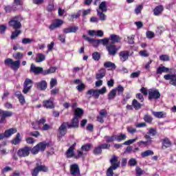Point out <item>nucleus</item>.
I'll return each mask as SVG.
<instances>
[{"label":"nucleus","mask_w":176,"mask_h":176,"mask_svg":"<svg viewBox=\"0 0 176 176\" xmlns=\"http://www.w3.org/2000/svg\"><path fill=\"white\" fill-rule=\"evenodd\" d=\"M12 57L16 60L14 61L13 59L8 58L4 60V64L7 67H10L13 71H18L21 65L20 60L24 57V54L23 52H16V54H13Z\"/></svg>","instance_id":"1"},{"label":"nucleus","mask_w":176,"mask_h":176,"mask_svg":"<svg viewBox=\"0 0 176 176\" xmlns=\"http://www.w3.org/2000/svg\"><path fill=\"white\" fill-rule=\"evenodd\" d=\"M48 170L49 168H47V166L42 165V162H41V160H37L36 167L32 171V175L38 176L41 171L43 173H47Z\"/></svg>","instance_id":"2"},{"label":"nucleus","mask_w":176,"mask_h":176,"mask_svg":"<svg viewBox=\"0 0 176 176\" xmlns=\"http://www.w3.org/2000/svg\"><path fill=\"white\" fill-rule=\"evenodd\" d=\"M47 145H49V144L45 142H41L33 148L31 147L30 152L32 155H38L39 151L40 152H45V149H46Z\"/></svg>","instance_id":"3"},{"label":"nucleus","mask_w":176,"mask_h":176,"mask_svg":"<svg viewBox=\"0 0 176 176\" xmlns=\"http://www.w3.org/2000/svg\"><path fill=\"white\" fill-rule=\"evenodd\" d=\"M162 97V94L159 91V89H150L148 90V101H157Z\"/></svg>","instance_id":"4"},{"label":"nucleus","mask_w":176,"mask_h":176,"mask_svg":"<svg viewBox=\"0 0 176 176\" xmlns=\"http://www.w3.org/2000/svg\"><path fill=\"white\" fill-rule=\"evenodd\" d=\"M21 16H16L13 17L9 22V25L12 27L14 30H20L21 28Z\"/></svg>","instance_id":"5"},{"label":"nucleus","mask_w":176,"mask_h":176,"mask_svg":"<svg viewBox=\"0 0 176 176\" xmlns=\"http://www.w3.org/2000/svg\"><path fill=\"white\" fill-rule=\"evenodd\" d=\"M30 152H31V147L25 146L18 150L17 155L19 157H27L28 156H30Z\"/></svg>","instance_id":"6"},{"label":"nucleus","mask_w":176,"mask_h":176,"mask_svg":"<svg viewBox=\"0 0 176 176\" xmlns=\"http://www.w3.org/2000/svg\"><path fill=\"white\" fill-rule=\"evenodd\" d=\"M67 127L68 128V122H63L58 129V137L63 138L67 134Z\"/></svg>","instance_id":"7"},{"label":"nucleus","mask_w":176,"mask_h":176,"mask_svg":"<svg viewBox=\"0 0 176 176\" xmlns=\"http://www.w3.org/2000/svg\"><path fill=\"white\" fill-rule=\"evenodd\" d=\"M33 83H34V82L32 81V80H31L30 78H26L23 83V89L22 92L24 94H27L30 91V90H31V89H32Z\"/></svg>","instance_id":"8"},{"label":"nucleus","mask_w":176,"mask_h":176,"mask_svg":"<svg viewBox=\"0 0 176 176\" xmlns=\"http://www.w3.org/2000/svg\"><path fill=\"white\" fill-rule=\"evenodd\" d=\"M106 49L109 53V56H116V53H118V51L119 49H120V47H117L116 45L114 44H109L106 46Z\"/></svg>","instance_id":"9"},{"label":"nucleus","mask_w":176,"mask_h":176,"mask_svg":"<svg viewBox=\"0 0 176 176\" xmlns=\"http://www.w3.org/2000/svg\"><path fill=\"white\" fill-rule=\"evenodd\" d=\"M43 107L46 109H54V98L51 97L50 99L43 101Z\"/></svg>","instance_id":"10"},{"label":"nucleus","mask_w":176,"mask_h":176,"mask_svg":"<svg viewBox=\"0 0 176 176\" xmlns=\"http://www.w3.org/2000/svg\"><path fill=\"white\" fill-rule=\"evenodd\" d=\"M30 72H32L34 74V75H39L41 74L43 75L44 70L43 68L41 67H36L35 65H34V63H32L30 65Z\"/></svg>","instance_id":"11"},{"label":"nucleus","mask_w":176,"mask_h":176,"mask_svg":"<svg viewBox=\"0 0 176 176\" xmlns=\"http://www.w3.org/2000/svg\"><path fill=\"white\" fill-rule=\"evenodd\" d=\"M82 38L83 39H85V41H87L89 43H91L94 47H98L100 43H101L100 42V39L96 40L94 38H90V37L86 36V34H83Z\"/></svg>","instance_id":"12"},{"label":"nucleus","mask_w":176,"mask_h":176,"mask_svg":"<svg viewBox=\"0 0 176 176\" xmlns=\"http://www.w3.org/2000/svg\"><path fill=\"white\" fill-rule=\"evenodd\" d=\"M70 173L72 175L76 176L80 175V170L79 169V165L74 164L70 166Z\"/></svg>","instance_id":"13"},{"label":"nucleus","mask_w":176,"mask_h":176,"mask_svg":"<svg viewBox=\"0 0 176 176\" xmlns=\"http://www.w3.org/2000/svg\"><path fill=\"white\" fill-rule=\"evenodd\" d=\"M64 22L61 19H56L54 22H53L50 26L49 30L50 31H54L56 28H58L63 25Z\"/></svg>","instance_id":"14"},{"label":"nucleus","mask_w":176,"mask_h":176,"mask_svg":"<svg viewBox=\"0 0 176 176\" xmlns=\"http://www.w3.org/2000/svg\"><path fill=\"white\" fill-rule=\"evenodd\" d=\"M76 146V143H74L67 149V151L65 153L66 157H67V159L74 157V156H75V152L74 151H75Z\"/></svg>","instance_id":"15"},{"label":"nucleus","mask_w":176,"mask_h":176,"mask_svg":"<svg viewBox=\"0 0 176 176\" xmlns=\"http://www.w3.org/2000/svg\"><path fill=\"white\" fill-rule=\"evenodd\" d=\"M67 129H79V119L74 117L71 122V124L68 122Z\"/></svg>","instance_id":"16"},{"label":"nucleus","mask_w":176,"mask_h":176,"mask_svg":"<svg viewBox=\"0 0 176 176\" xmlns=\"http://www.w3.org/2000/svg\"><path fill=\"white\" fill-rule=\"evenodd\" d=\"M165 80H170V85L176 86V76L174 74H166L164 76Z\"/></svg>","instance_id":"17"},{"label":"nucleus","mask_w":176,"mask_h":176,"mask_svg":"<svg viewBox=\"0 0 176 176\" xmlns=\"http://www.w3.org/2000/svg\"><path fill=\"white\" fill-rule=\"evenodd\" d=\"M120 60L122 63L127 61L130 57V52L129 51H122L119 53Z\"/></svg>","instance_id":"18"},{"label":"nucleus","mask_w":176,"mask_h":176,"mask_svg":"<svg viewBox=\"0 0 176 176\" xmlns=\"http://www.w3.org/2000/svg\"><path fill=\"white\" fill-rule=\"evenodd\" d=\"M0 116V124H2V123H5L6 118H10L11 116H13V112L6 111Z\"/></svg>","instance_id":"19"},{"label":"nucleus","mask_w":176,"mask_h":176,"mask_svg":"<svg viewBox=\"0 0 176 176\" xmlns=\"http://www.w3.org/2000/svg\"><path fill=\"white\" fill-rule=\"evenodd\" d=\"M88 35L90 36H99L101 38L104 36V32H102V30H89Z\"/></svg>","instance_id":"20"},{"label":"nucleus","mask_w":176,"mask_h":176,"mask_svg":"<svg viewBox=\"0 0 176 176\" xmlns=\"http://www.w3.org/2000/svg\"><path fill=\"white\" fill-rule=\"evenodd\" d=\"M38 90L43 91L47 89V82L45 80H42L41 82H36Z\"/></svg>","instance_id":"21"},{"label":"nucleus","mask_w":176,"mask_h":176,"mask_svg":"<svg viewBox=\"0 0 176 176\" xmlns=\"http://www.w3.org/2000/svg\"><path fill=\"white\" fill-rule=\"evenodd\" d=\"M109 162L111 164V167H116L118 168L120 166V162L118 161V157L116 155H113Z\"/></svg>","instance_id":"22"},{"label":"nucleus","mask_w":176,"mask_h":176,"mask_svg":"<svg viewBox=\"0 0 176 176\" xmlns=\"http://www.w3.org/2000/svg\"><path fill=\"white\" fill-rule=\"evenodd\" d=\"M78 30H79V28L78 26L73 25L67 28H64L63 31L64 34H71L72 32L74 33L77 32Z\"/></svg>","instance_id":"23"},{"label":"nucleus","mask_w":176,"mask_h":176,"mask_svg":"<svg viewBox=\"0 0 176 176\" xmlns=\"http://www.w3.org/2000/svg\"><path fill=\"white\" fill-rule=\"evenodd\" d=\"M16 133H17V129L10 128L4 131V135L6 136V138H10V137H12V135L16 134Z\"/></svg>","instance_id":"24"},{"label":"nucleus","mask_w":176,"mask_h":176,"mask_svg":"<svg viewBox=\"0 0 176 176\" xmlns=\"http://www.w3.org/2000/svg\"><path fill=\"white\" fill-rule=\"evenodd\" d=\"M152 114L157 119H164L167 116V113L164 111H152Z\"/></svg>","instance_id":"25"},{"label":"nucleus","mask_w":176,"mask_h":176,"mask_svg":"<svg viewBox=\"0 0 176 176\" xmlns=\"http://www.w3.org/2000/svg\"><path fill=\"white\" fill-rule=\"evenodd\" d=\"M109 40L111 41V44L115 45V43H119L122 41V38L119 35L111 34Z\"/></svg>","instance_id":"26"},{"label":"nucleus","mask_w":176,"mask_h":176,"mask_svg":"<svg viewBox=\"0 0 176 176\" xmlns=\"http://www.w3.org/2000/svg\"><path fill=\"white\" fill-rule=\"evenodd\" d=\"M107 74V70L104 68H101L96 75V78L98 80L102 79Z\"/></svg>","instance_id":"27"},{"label":"nucleus","mask_w":176,"mask_h":176,"mask_svg":"<svg viewBox=\"0 0 176 176\" xmlns=\"http://www.w3.org/2000/svg\"><path fill=\"white\" fill-rule=\"evenodd\" d=\"M15 97L18 98L21 105H24V104H25V98L23 96L21 91H16L15 93Z\"/></svg>","instance_id":"28"},{"label":"nucleus","mask_w":176,"mask_h":176,"mask_svg":"<svg viewBox=\"0 0 176 176\" xmlns=\"http://www.w3.org/2000/svg\"><path fill=\"white\" fill-rule=\"evenodd\" d=\"M21 142V134L18 133L15 138L11 140V144L12 145H19Z\"/></svg>","instance_id":"29"},{"label":"nucleus","mask_w":176,"mask_h":176,"mask_svg":"<svg viewBox=\"0 0 176 176\" xmlns=\"http://www.w3.org/2000/svg\"><path fill=\"white\" fill-rule=\"evenodd\" d=\"M104 68H109V71L116 69V65L111 61H107L104 63Z\"/></svg>","instance_id":"30"},{"label":"nucleus","mask_w":176,"mask_h":176,"mask_svg":"<svg viewBox=\"0 0 176 176\" xmlns=\"http://www.w3.org/2000/svg\"><path fill=\"white\" fill-rule=\"evenodd\" d=\"M170 72V69L168 67H166L164 66H160L157 69L156 74L157 75H162L163 73H168Z\"/></svg>","instance_id":"31"},{"label":"nucleus","mask_w":176,"mask_h":176,"mask_svg":"<svg viewBox=\"0 0 176 176\" xmlns=\"http://www.w3.org/2000/svg\"><path fill=\"white\" fill-rule=\"evenodd\" d=\"M4 10L6 13H11V12L17 10V7H16V6H4Z\"/></svg>","instance_id":"32"},{"label":"nucleus","mask_w":176,"mask_h":176,"mask_svg":"<svg viewBox=\"0 0 176 176\" xmlns=\"http://www.w3.org/2000/svg\"><path fill=\"white\" fill-rule=\"evenodd\" d=\"M46 60V56L45 54L42 53H38L36 54V57L35 59L36 63H42V61H45Z\"/></svg>","instance_id":"33"},{"label":"nucleus","mask_w":176,"mask_h":176,"mask_svg":"<svg viewBox=\"0 0 176 176\" xmlns=\"http://www.w3.org/2000/svg\"><path fill=\"white\" fill-rule=\"evenodd\" d=\"M132 105L135 111H138V109H141L142 107V104L140 103L139 101L136 99H134L132 101Z\"/></svg>","instance_id":"34"},{"label":"nucleus","mask_w":176,"mask_h":176,"mask_svg":"<svg viewBox=\"0 0 176 176\" xmlns=\"http://www.w3.org/2000/svg\"><path fill=\"white\" fill-rule=\"evenodd\" d=\"M163 10H164V8L163 7V6H156L153 10L155 16H159V14H162V12H163Z\"/></svg>","instance_id":"35"},{"label":"nucleus","mask_w":176,"mask_h":176,"mask_svg":"<svg viewBox=\"0 0 176 176\" xmlns=\"http://www.w3.org/2000/svg\"><path fill=\"white\" fill-rule=\"evenodd\" d=\"M171 146V141H170V139L168 138H165L162 140V148H170Z\"/></svg>","instance_id":"36"},{"label":"nucleus","mask_w":176,"mask_h":176,"mask_svg":"<svg viewBox=\"0 0 176 176\" xmlns=\"http://www.w3.org/2000/svg\"><path fill=\"white\" fill-rule=\"evenodd\" d=\"M131 98V94H130V92L125 93V94L123 96L122 104L123 105L126 104L127 101H129V100H130Z\"/></svg>","instance_id":"37"},{"label":"nucleus","mask_w":176,"mask_h":176,"mask_svg":"<svg viewBox=\"0 0 176 176\" xmlns=\"http://www.w3.org/2000/svg\"><path fill=\"white\" fill-rule=\"evenodd\" d=\"M56 71H57V67H50V69H48L47 70H44L43 75L46 76V75H49L50 74H54V72H56Z\"/></svg>","instance_id":"38"},{"label":"nucleus","mask_w":176,"mask_h":176,"mask_svg":"<svg viewBox=\"0 0 176 176\" xmlns=\"http://www.w3.org/2000/svg\"><path fill=\"white\" fill-rule=\"evenodd\" d=\"M127 138L126 134L120 133V135H116V141L118 142H122V141H124Z\"/></svg>","instance_id":"39"},{"label":"nucleus","mask_w":176,"mask_h":176,"mask_svg":"<svg viewBox=\"0 0 176 176\" xmlns=\"http://www.w3.org/2000/svg\"><path fill=\"white\" fill-rule=\"evenodd\" d=\"M107 5H108L107 1L101 2L99 5L100 10H101V12H107V10H108Z\"/></svg>","instance_id":"40"},{"label":"nucleus","mask_w":176,"mask_h":176,"mask_svg":"<svg viewBox=\"0 0 176 176\" xmlns=\"http://www.w3.org/2000/svg\"><path fill=\"white\" fill-rule=\"evenodd\" d=\"M155 153L152 150H146L142 153L141 156L142 157H148V156H153Z\"/></svg>","instance_id":"41"},{"label":"nucleus","mask_w":176,"mask_h":176,"mask_svg":"<svg viewBox=\"0 0 176 176\" xmlns=\"http://www.w3.org/2000/svg\"><path fill=\"white\" fill-rule=\"evenodd\" d=\"M104 140H106V142L109 144V142H113V141H116V135H113L111 136L106 135L104 136Z\"/></svg>","instance_id":"42"},{"label":"nucleus","mask_w":176,"mask_h":176,"mask_svg":"<svg viewBox=\"0 0 176 176\" xmlns=\"http://www.w3.org/2000/svg\"><path fill=\"white\" fill-rule=\"evenodd\" d=\"M116 97V89H113L108 94V100H113Z\"/></svg>","instance_id":"43"},{"label":"nucleus","mask_w":176,"mask_h":176,"mask_svg":"<svg viewBox=\"0 0 176 176\" xmlns=\"http://www.w3.org/2000/svg\"><path fill=\"white\" fill-rule=\"evenodd\" d=\"M75 118H80L83 115V110L80 108H77L74 110Z\"/></svg>","instance_id":"44"},{"label":"nucleus","mask_w":176,"mask_h":176,"mask_svg":"<svg viewBox=\"0 0 176 176\" xmlns=\"http://www.w3.org/2000/svg\"><path fill=\"white\" fill-rule=\"evenodd\" d=\"M96 12H97L98 16L100 20H101V21H105L107 20V16L104 15V14H103L104 12H100V10H97Z\"/></svg>","instance_id":"45"},{"label":"nucleus","mask_w":176,"mask_h":176,"mask_svg":"<svg viewBox=\"0 0 176 176\" xmlns=\"http://www.w3.org/2000/svg\"><path fill=\"white\" fill-rule=\"evenodd\" d=\"M116 166H110L107 172H106V175L107 176H113V170H116Z\"/></svg>","instance_id":"46"},{"label":"nucleus","mask_w":176,"mask_h":176,"mask_svg":"<svg viewBox=\"0 0 176 176\" xmlns=\"http://www.w3.org/2000/svg\"><path fill=\"white\" fill-rule=\"evenodd\" d=\"M20 34H21V30H15L14 32H12L10 38L13 41V39H16V38H17Z\"/></svg>","instance_id":"47"},{"label":"nucleus","mask_w":176,"mask_h":176,"mask_svg":"<svg viewBox=\"0 0 176 176\" xmlns=\"http://www.w3.org/2000/svg\"><path fill=\"white\" fill-rule=\"evenodd\" d=\"M116 93L118 94V96H121V94H123L124 91V87H123L122 85H118L116 89Z\"/></svg>","instance_id":"48"},{"label":"nucleus","mask_w":176,"mask_h":176,"mask_svg":"<svg viewBox=\"0 0 176 176\" xmlns=\"http://www.w3.org/2000/svg\"><path fill=\"white\" fill-rule=\"evenodd\" d=\"M91 148V144H86L81 146V151H82L83 152H89Z\"/></svg>","instance_id":"49"},{"label":"nucleus","mask_w":176,"mask_h":176,"mask_svg":"<svg viewBox=\"0 0 176 176\" xmlns=\"http://www.w3.org/2000/svg\"><path fill=\"white\" fill-rule=\"evenodd\" d=\"M152 142V140H147L146 142L144 141H140L138 142V146H146L147 145H149Z\"/></svg>","instance_id":"50"},{"label":"nucleus","mask_w":176,"mask_h":176,"mask_svg":"<svg viewBox=\"0 0 176 176\" xmlns=\"http://www.w3.org/2000/svg\"><path fill=\"white\" fill-rule=\"evenodd\" d=\"M138 162L135 158H131L128 162V166L130 167H134V166H137Z\"/></svg>","instance_id":"51"},{"label":"nucleus","mask_w":176,"mask_h":176,"mask_svg":"<svg viewBox=\"0 0 176 176\" xmlns=\"http://www.w3.org/2000/svg\"><path fill=\"white\" fill-rule=\"evenodd\" d=\"M102 153V149L100 146L95 147L94 149V154H95L96 156H98V155H101Z\"/></svg>","instance_id":"52"},{"label":"nucleus","mask_w":176,"mask_h":176,"mask_svg":"<svg viewBox=\"0 0 176 176\" xmlns=\"http://www.w3.org/2000/svg\"><path fill=\"white\" fill-rule=\"evenodd\" d=\"M160 61H170V56L167 54H162L160 56Z\"/></svg>","instance_id":"53"},{"label":"nucleus","mask_w":176,"mask_h":176,"mask_svg":"<svg viewBox=\"0 0 176 176\" xmlns=\"http://www.w3.org/2000/svg\"><path fill=\"white\" fill-rule=\"evenodd\" d=\"M76 89L79 91V93H82L85 89H86V85L84 83H81L78 85Z\"/></svg>","instance_id":"54"},{"label":"nucleus","mask_w":176,"mask_h":176,"mask_svg":"<svg viewBox=\"0 0 176 176\" xmlns=\"http://www.w3.org/2000/svg\"><path fill=\"white\" fill-rule=\"evenodd\" d=\"M144 9V6L142 4H140L135 8V13L136 14H140L141 13V11Z\"/></svg>","instance_id":"55"},{"label":"nucleus","mask_w":176,"mask_h":176,"mask_svg":"<svg viewBox=\"0 0 176 176\" xmlns=\"http://www.w3.org/2000/svg\"><path fill=\"white\" fill-rule=\"evenodd\" d=\"M92 58H94L95 61H98V60L101 58V55L98 52H94L92 54Z\"/></svg>","instance_id":"56"},{"label":"nucleus","mask_w":176,"mask_h":176,"mask_svg":"<svg viewBox=\"0 0 176 176\" xmlns=\"http://www.w3.org/2000/svg\"><path fill=\"white\" fill-rule=\"evenodd\" d=\"M144 120L146 123H152V120H153V118H152V116L146 114L144 117Z\"/></svg>","instance_id":"57"},{"label":"nucleus","mask_w":176,"mask_h":176,"mask_svg":"<svg viewBox=\"0 0 176 176\" xmlns=\"http://www.w3.org/2000/svg\"><path fill=\"white\" fill-rule=\"evenodd\" d=\"M100 43H102L103 45V46H108V45H109V38H104L103 39H99Z\"/></svg>","instance_id":"58"},{"label":"nucleus","mask_w":176,"mask_h":176,"mask_svg":"<svg viewBox=\"0 0 176 176\" xmlns=\"http://www.w3.org/2000/svg\"><path fill=\"white\" fill-rule=\"evenodd\" d=\"M32 126L34 130H41V126H39L38 121L33 122Z\"/></svg>","instance_id":"59"},{"label":"nucleus","mask_w":176,"mask_h":176,"mask_svg":"<svg viewBox=\"0 0 176 176\" xmlns=\"http://www.w3.org/2000/svg\"><path fill=\"white\" fill-rule=\"evenodd\" d=\"M55 86H57V80L55 78H52L50 82V89H53Z\"/></svg>","instance_id":"60"},{"label":"nucleus","mask_w":176,"mask_h":176,"mask_svg":"<svg viewBox=\"0 0 176 176\" xmlns=\"http://www.w3.org/2000/svg\"><path fill=\"white\" fill-rule=\"evenodd\" d=\"M81 10V13H82V19H85V17H86V16H87V14H90V12L91 10L88 9V10Z\"/></svg>","instance_id":"61"},{"label":"nucleus","mask_w":176,"mask_h":176,"mask_svg":"<svg viewBox=\"0 0 176 176\" xmlns=\"http://www.w3.org/2000/svg\"><path fill=\"white\" fill-rule=\"evenodd\" d=\"M148 134H150V135H152L153 137H155V135H156V134H157V131L156 130V129L151 128L148 130Z\"/></svg>","instance_id":"62"},{"label":"nucleus","mask_w":176,"mask_h":176,"mask_svg":"<svg viewBox=\"0 0 176 176\" xmlns=\"http://www.w3.org/2000/svg\"><path fill=\"white\" fill-rule=\"evenodd\" d=\"M33 40L28 38H24L22 39V43L23 45H28L30 43H32Z\"/></svg>","instance_id":"63"},{"label":"nucleus","mask_w":176,"mask_h":176,"mask_svg":"<svg viewBox=\"0 0 176 176\" xmlns=\"http://www.w3.org/2000/svg\"><path fill=\"white\" fill-rule=\"evenodd\" d=\"M135 173L137 175L141 176L144 174V170L141 168H140V166H136Z\"/></svg>","instance_id":"64"}]
</instances>
